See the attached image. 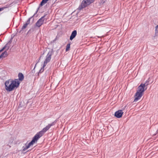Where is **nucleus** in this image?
<instances>
[{"label":"nucleus","mask_w":158,"mask_h":158,"mask_svg":"<svg viewBox=\"0 0 158 158\" xmlns=\"http://www.w3.org/2000/svg\"><path fill=\"white\" fill-rule=\"evenodd\" d=\"M54 125V122L52 123L51 124H48L41 131L37 133L34 136V137L38 140L40 137H41L46 131H47L51 126Z\"/></svg>","instance_id":"7ed1b4c3"},{"label":"nucleus","mask_w":158,"mask_h":158,"mask_svg":"<svg viewBox=\"0 0 158 158\" xmlns=\"http://www.w3.org/2000/svg\"><path fill=\"white\" fill-rule=\"evenodd\" d=\"M7 56V52L6 51L3 52L0 56V59L1 58H4L6 57Z\"/></svg>","instance_id":"9b49d317"},{"label":"nucleus","mask_w":158,"mask_h":158,"mask_svg":"<svg viewBox=\"0 0 158 158\" xmlns=\"http://www.w3.org/2000/svg\"><path fill=\"white\" fill-rule=\"evenodd\" d=\"M8 48L7 49V50H8Z\"/></svg>","instance_id":"6ab92c4d"},{"label":"nucleus","mask_w":158,"mask_h":158,"mask_svg":"<svg viewBox=\"0 0 158 158\" xmlns=\"http://www.w3.org/2000/svg\"><path fill=\"white\" fill-rule=\"evenodd\" d=\"M52 52V51H49L46 56V58L44 63V67H45L47 64L51 60Z\"/></svg>","instance_id":"39448f33"},{"label":"nucleus","mask_w":158,"mask_h":158,"mask_svg":"<svg viewBox=\"0 0 158 158\" xmlns=\"http://www.w3.org/2000/svg\"><path fill=\"white\" fill-rule=\"evenodd\" d=\"M37 140L34 136L31 141L28 144H26L25 146L23 147V151H25L29 148L30 146H32L35 142H37Z\"/></svg>","instance_id":"0eeeda50"},{"label":"nucleus","mask_w":158,"mask_h":158,"mask_svg":"<svg viewBox=\"0 0 158 158\" xmlns=\"http://www.w3.org/2000/svg\"><path fill=\"white\" fill-rule=\"evenodd\" d=\"M77 34V31L76 30L73 31L70 37V40H72L74 39L76 36Z\"/></svg>","instance_id":"9d476101"},{"label":"nucleus","mask_w":158,"mask_h":158,"mask_svg":"<svg viewBox=\"0 0 158 158\" xmlns=\"http://www.w3.org/2000/svg\"><path fill=\"white\" fill-rule=\"evenodd\" d=\"M45 67H44V64L43 65L42 67L41 68L40 70L39 71V73H41L43 72L44 70V68Z\"/></svg>","instance_id":"dca6fc26"},{"label":"nucleus","mask_w":158,"mask_h":158,"mask_svg":"<svg viewBox=\"0 0 158 158\" xmlns=\"http://www.w3.org/2000/svg\"><path fill=\"white\" fill-rule=\"evenodd\" d=\"M70 44H67L66 48V52L69 50L70 48Z\"/></svg>","instance_id":"2eb2a0df"},{"label":"nucleus","mask_w":158,"mask_h":158,"mask_svg":"<svg viewBox=\"0 0 158 158\" xmlns=\"http://www.w3.org/2000/svg\"><path fill=\"white\" fill-rule=\"evenodd\" d=\"M6 8V7H2V8H0V12L1 11H2V10H3L4 9Z\"/></svg>","instance_id":"a211bd4d"},{"label":"nucleus","mask_w":158,"mask_h":158,"mask_svg":"<svg viewBox=\"0 0 158 158\" xmlns=\"http://www.w3.org/2000/svg\"><path fill=\"white\" fill-rule=\"evenodd\" d=\"M30 23V19H29L27 20V21L26 23L25 24H24V25H23V27H22V29H24L25 28H26L27 27L28 25Z\"/></svg>","instance_id":"f8f14e48"},{"label":"nucleus","mask_w":158,"mask_h":158,"mask_svg":"<svg viewBox=\"0 0 158 158\" xmlns=\"http://www.w3.org/2000/svg\"><path fill=\"white\" fill-rule=\"evenodd\" d=\"M20 83L18 79L14 80L9 79L6 81L5 83V89L7 91H12L19 86Z\"/></svg>","instance_id":"f257e3e1"},{"label":"nucleus","mask_w":158,"mask_h":158,"mask_svg":"<svg viewBox=\"0 0 158 158\" xmlns=\"http://www.w3.org/2000/svg\"><path fill=\"white\" fill-rule=\"evenodd\" d=\"M44 17L45 15H44L43 16L41 17L37 22L35 23V25L37 27H40L43 24L44 20Z\"/></svg>","instance_id":"6e6552de"},{"label":"nucleus","mask_w":158,"mask_h":158,"mask_svg":"<svg viewBox=\"0 0 158 158\" xmlns=\"http://www.w3.org/2000/svg\"><path fill=\"white\" fill-rule=\"evenodd\" d=\"M52 52V51H49L46 56V58L44 63V67H45L47 64L51 60Z\"/></svg>","instance_id":"423d86ee"},{"label":"nucleus","mask_w":158,"mask_h":158,"mask_svg":"<svg viewBox=\"0 0 158 158\" xmlns=\"http://www.w3.org/2000/svg\"><path fill=\"white\" fill-rule=\"evenodd\" d=\"M146 86L145 83H142L138 87L137 92L135 93L134 96L135 98L134 100V102H137L142 97L144 92L147 89V88L146 87Z\"/></svg>","instance_id":"f03ea898"},{"label":"nucleus","mask_w":158,"mask_h":158,"mask_svg":"<svg viewBox=\"0 0 158 158\" xmlns=\"http://www.w3.org/2000/svg\"><path fill=\"white\" fill-rule=\"evenodd\" d=\"M94 1V0H83L78 7V9L79 10L82 9L93 2Z\"/></svg>","instance_id":"20e7f679"},{"label":"nucleus","mask_w":158,"mask_h":158,"mask_svg":"<svg viewBox=\"0 0 158 158\" xmlns=\"http://www.w3.org/2000/svg\"><path fill=\"white\" fill-rule=\"evenodd\" d=\"M123 113V112L122 110H119L115 113L114 116L117 118H119L122 117Z\"/></svg>","instance_id":"1a4fd4ad"},{"label":"nucleus","mask_w":158,"mask_h":158,"mask_svg":"<svg viewBox=\"0 0 158 158\" xmlns=\"http://www.w3.org/2000/svg\"><path fill=\"white\" fill-rule=\"evenodd\" d=\"M18 77L19 78L18 79L19 81H22L24 78V76L23 74L21 73H19L18 74Z\"/></svg>","instance_id":"ddd939ff"},{"label":"nucleus","mask_w":158,"mask_h":158,"mask_svg":"<svg viewBox=\"0 0 158 158\" xmlns=\"http://www.w3.org/2000/svg\"><path fill=\"white\" fill-rule=\"evenodd\" d=\"M48 0H42L40 3V5L42 6L45 4Z\"/></svg>","instance_id":"4468645a"},{"label":"nucleus","mask_w":158,"mask_h":158,"mask_svg":"<svg viewBox=\"0 0 158 158\" xmlns=\"http://www.w3.org/2000/svg\"><path fill=\"white\" fill-rule=\"evenodd\" d=\"M158 33V25L155 27V33Z\"/></svg>","instance_id":"f3484780"}]
</instances>
